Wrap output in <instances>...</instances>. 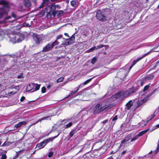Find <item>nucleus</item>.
<instances>
[{
	"instance_id": "obj_45",
	"label": "nucleus",
	"mask_w": 159,
	"mask_h": 159,
	"mask_svg": "<svg viewBox=\"0 0 159 159\" xmlns=\"http://www.w3.org/2000/svg\"><path fill=\"white\" fill-rule=\"evenodd\" d=\"M46 91V88L45 87H43L42 88V92L43 93H44Z\"/></svg>"
},
{
	"instance_id": "obj_53",
	"label": "nucleus",
	"mask_w": 159,
	"mask_h": 159,
	"mask_svg": "<svg viewBox=\"0 0 159 159\" xmlns=\"http://www.w3.org/2000/svg\"><path fill=\"white\" fill-rule=\"evenodd\" d=\"M107 120H104L103 121L102 123H103V124H104L106 123L107 122Z\"/></svg>"
},
{
	"instance_id": "obj_48",
	"label": "nucleus",
	"mask_w": 159,
	"mask_h": 159,
	"mask_svg": "<svg viewBox=\"0 0 159 159\" xmlns=\"http://www.w3.org/2000/svg\"><path fill=\"white\" fill-rule=\"evenodd\" d=\"M25 98L24 97V96L20 98V101L21 102L23 101L25 99Z\"/></svg>"
},
{
	"instance_id": "obj_16",
	"label": "nucleus",
	"mask_w": 159,
	"mask_h": 159,
	"mask_svg": "<svg viewBox=\"0 0 159 159\" xmlns=\"http://www.w3.org/2000/svg\"><path fill=\"white\" fill-rule=\"evenodd\" d=\"M23 2L26 8H29L31 6V4L29 0H23Z\"/></svg>"
},
{
	"instance_id": "obj_56",
	"label": "nucleus",
	"mask_w": 159,
	"mask_h": 159,
	"mask_svg": "<svg viewBox=\"0 0 159 159\" xmlns=\"http://www.w3.org/2000/svg\"><path fill=\"white\" fill-rule=\"evenodd\" d=\"M144 84L143 82H141L140 83V85L141 86H143Z\"/></svg>"
},
{
	"instance_id": "obj_32",
	"label": "nucleus",
	"mask_w": 159,
	"mask_h": 159,
	"mask_svg": "<svg viewBox=\"0 0 159 159\" xmlns=\"http://www.w3.org/2000/svg\"><path fill=\"white\" fill-rule=\"evenodd\" d=\"M11 143L9 141H5L2 146H8Z\"/></svg>"
},
{
	"instance_id": "obj_24",
	"label": "nucleus",
	"mask_w": 159,
	"mask_h": 159,
	"mask_svg": "<svg viewBox=\"0 0 159 159\" xmlns=\"http://www.w3.org/2000/svg\"><path fill=\"white\" fill-rule=\"evenodd\" d=\"M145 46H149L150 47L152 46V45H150L149 43H144L140 44L139 45L138 48H140Z\"/></svg>"
},
{
	"instance_id": "obj_18",
	"label": "nucleus",
	"mask_w": 159,
	"mask_h": 159,
	"mask_svg": "<svg viewBox=\"0 0 159 159\" xmlns=\"http://www.w3.org/2000/svg\"><path fill=\"white\" fill-rule=\"evenodd\" d=\"M46 141L44 140L40 143H39L37 145V146L39 148V149H41L44 147V146L47 144Z\"/></svg>"
},
{
	"instance_id": "obj_49",
	"label": "nucleus",
	"mask_w": 159,
	"mask_h": 159,
	"mask_svg": "<svg viewBox=\"0 0 159 159\" xmlns=\"http://www.w3.org/2000/svg\"><path fill=\"white\" fill-rule=\"evenodd\" d=\"M117 119V116H115L112 119V120H113V121L115 120H116Z\"/></svg>"
},
{
	"instance_id": "obj_30",
	"label": "nucleus",
	"mask_w": 159,
	"mask_h": 159,
	"mask_svg": "<svg viewBox=\"0 0 159 159\" xmlns=\"http://www.w3.org/2000/svg\"><path fill=\"white\" fill-rule=\"evenodd\" d=\"M139 136H138V135H136L133 138H132V139L130 141L131 142H132L134 141H135L136 140H137L138 138H139Z\"/></svg>"
},
{
	"instance_id": "obj_11",
	"label": "nucleus",
	"mask_w": 159,
	"mask_h": 159,
	"mask_svg": "<svg viewBox=\"0 0 159 159\" xmlns=\"http://www.w3.org/2000/svg\"><path fill=\"white\" fill-rule=\"evenodd\" d=\"M11 18V16H8L6 17L3 20L1 21V24H3L2 25L4 26H6L5 23H7V22H8L10 23H14V22H16V20H13L8 21V22L7 21V20H9V19H10V18Z\"/></svg>"
},
{
	"instance_id": "obj_4",
	"label": "nucleus",
	"mask_w": 159,
	"mask_h": 159,
	"mask_svg": "<svg viewBox=\"0 0 159 159\" xmlns=\"http://www.w3.org/2000/svg\"><path fill=\"white\" fill-rule=\"evenodd\" d=\"M0 5H3V6L0 8V19L4 16L7 14L9 10V4L4 0L0 1Z\"/></svg>"
},
{
	"instance_id": "obj_60",
	"label": "nucleus",
	"mask_w": 159,
	"mask_h": 159,
	"mask_svg": "<svg viewBox=\"0 0 159 159\" xmlns=\"http://www.w3.org/2000/svg\"><path fill=\"white\" fill-rule=\"evenodd\" d=\"M122 144H122L121 143L120 144V147H122Z\"/></svg>"
},
{
	"instance_id": "obj_50",
	"label": "nucleus",
	"mask_w": 159,
	"mask_h": 159,
	"mask_svg": "<svg viewBox=\"0 0 159 159\" xmlns=\"http://www.w3.org/2000/svg\"><path fill=\"white\" fill-rule=\"evenodd\" d=\"M22 77H23V76H22V75H18L17 77V78H19V79L21 78Z\"/></svg>"
},
{
	"instance_id": "obj_12",
	"label": "nucleus",
	"mask_w": 159,
	"mask_h": 159,
	"mask_svg": "<svg viewBox=\"0 0 159 159\" xmlns=\"http://www.w3.org/2000/svg\"><path fill=\"white\" fill-rule=\"evenodd\" d=\"M52 48V46L51 43H49L43 48L42 51L43 52H47L51 50Z\"/></svg>"
},
{
	"instance_id": "obj_21",
	"label": "nucleus",
	"mask_w": 159,
	"mask_h": 159,
	"mask_svg": "<svg viewBox=\"0 0 159 159\" xmlns=\"http://www.w3.org/2000/svg\"><path fill=\"white\" fill-rule=\"evenodd\" d=\"M70 4L71 5L74 7H78V3L75 0L72 1L70 2Z\"/></svg>"
},
{
	"instance_id": "obj_5",
	"label": "nucleus",
	"mask_w": 159,
	"mask_h": 159,
	"mask_svg": "<svg viewBox=\"0 0 159 159\" xmlns=\"http://www.w3.org/2000/svg\"><path fill=\"white\" fill-rule=\"evenodd\" d=\"M136 90L134 89V88H131L127 91L125 93L123 91L118 92L117 93L115 94L114 95V97L116 98L121 97H126L129 95L132 94L136 92Z\"/></svg>"
},
{
	"instance_id": "obj_55",
	"label": "nucleus",
	"mask_w": 159,
	"mask_h": 159,
	"mask_svg": "<svg viewBox=\"0 0 159 159\" xmlns=\"http://www.w3.org/2000/svg\"><path fill=\"white\" fill-rule=\"evenodd\" d=\"M64 35H66V36H67L68 37H69V36L68 35V34L67 33H65Z\"/></svg>"
},
{
	"instance_id": "obj_9",
	"label": "nucleus",
	"mask_w": 159,
	"mask_h": 159,
	"mask_svg": "<svg viewBox=\"0 0 159 159\" xmlns=\"http://www.w3.org/2000/svg\"><path fill=\"white\" fill-rule=\"evenodd\" d=\"M33 38L35 43L37 44H39L43 40V36L41 35L37 34H34Z\"/></svg>"
},
{
	"instance_id": "obj_19",
	"label": "nucleus",
	"mask_w": 159,
	"mask_h": 159,
	"mask_svg": "<svg viewBox=\"0 0 159 159\" xmlns=\"http://www.w3.org/2000/svg\"><path fill=\"white\" fill-rule=\"evenodd\" d=\"M19 11H25L26 10V7L24 6L22 4H20L18 7Z\"/></svg>"
},
{
	"instance_id": "obj_31",
	"label": "nucleus",
	"mask_w": 159,
	"mask_h": 159,
	"mask_svg": "<svg viewBox=\"0 0 159 159\" xmlns=\"http://www.w3.org/2000/svg\"><path fill=\"white\" fill-rule=\"evenodd\" d=\"M97 49V48H96V47L95 46H94L93 47L89 49L88 50V52H92L96 49Z\"/></svg>"
},
{
	"instance_id": "obj_62",
	"label": "nucleus",
	"mask_w": 159,
	"mask_h": 159,
	"mask_svg": "<svg viewBox=\"0 0 159 159\" xmlns=\"http://www.w3.org/2000/svg\"><path fill=\"white\" fill-rule=\"evenodd\" d=\"M157 127H159V124L158 125H157V126H156Z\"/></svg>"
},
{
	"instance_id": "obj_33",
	"label": "nucleus",
	"mask_w": 159,
	"mask_h": 159,
	"mask_svg": "<svg viewBox=\"0 0 159 159\" xmlns=\"http://www.w3.org/2000/svg\"><path fill=\"white\" fill-rule=\"evenodd\" d=\"M147 123L145 122V121H143L141 123H140V127H143L144 126H145L146 125Z\"/></svg>"
},
{
	"instance_id": "obj_51",
	"label": "nucleus",
	"mask_w": 159,
	"mask_h": 159,
	"mask_svg": "<svg viewBox=\"0 0 159 159\" xmlns=\"http://www.w3.org/2000/svg\"><path fill=\"white\" fill-rule=\"evenodd\" d=\"M15 89L17 90V91L19 89V87L18 86H16L15 87Z\"/></svg>"
},
{
	"instance_id": "obj_39",
	"label": "nucleus",
	"mask_w": 159,
	"mask_h": 159,
	"mask_svg": "<svg viewBox=\"0 0 159 159\" xmlns=\"http://www.w3.org/2000/svg\"><path fill=\"white\" fill-rule=\"evenodd\" d=\"M153 77V76H148L146 77L145 78V79L148 80H150L152 79Z\"/></svg>"
},
{
	"instance_id": "obj_36",
	"label": "nucleus",
	"mask_w": 159,
	"mask_h": 159,
	"mask_svg": "<svg viewBox=\"0 0 159 159\" xmlns=\"http://www.w3.org/2000/svg\"><path fill=\"white\" fill-rule=\"evenodd\" d=\"M63 80V77H60L58 78L57 80V83H59L62 81Z\"/></svg>"
},
{
	"instance_id": "obj_35",
	"label": "nucleus",
	"mask_w": 159,
	"mask_h": 159,
	"mask_svg": "<svg viewBox=\"0 0 159 159\" xmlns=\"http://www.w3.org/2000/svg\"><path fill=\"white\" fill-rule=\"evenodd\" d=\"M92 78H91L90 79H88V80H87L86 81H85L83 83V84L84 85H85L88 83L89 82L92 80Z\"/></svg>"
},
{
	"instance_id": "obj_41",
	"label": "nucleus",
	"mask_w": 159,
	"mask_h": 159,
	"mask_svg": "<svg viewBox=\"0 0 159 159\" xmlns=\"http://www.w3.org/2000/svg\"><path fill=\"white\" fill-rule=\"evenodd\" d=\"M84 84H80L78 87H76L75 88V89H77V88H78V90H79V89L80 88H82L83 87V86Z\"/></svg>"
},
{
	"instance_id": "obj_17",
	"label": "nucleus",
	"mask_w": 159,
	"mask_h": 159,
	"mask_svg": "<svg viewBox=\"0 0 159 159\" xmlns=\"http://www.w3.org/2000/svg\"><path fill=\"white\" fill-rule=\"evenodd\" d=\"M26 123L27 122L25 121L20 122H19L18 124H16L15 125V128H19L23 125H25L26 124Z\"/></svg>"
},
{
	"instance_id": "obj_26",
	"label": "nucleus",
	"mask_w": 159,
	"mask_h": 159,
	"mask_svg": "<svg viewBox=\"0 0 159 159\" xmlns=\"http://www.w3.org/2000/svg\"><path fill=\"white\" fill-rule=\"evenodd\" d=\"M35 87H35V89H34L33 91H31V92H34V91L38 90L39 89L40 87V85L35 84Z\"/></svg>"
},
{
	"instance_id": "obj_1",
	"label": "nucleus",
	"mask_w": 159,
	"mask_h": 159,
	"mask_svg": "<svg viewBox=\"0 0 159 159\" xmlns=\"http://www.w3.org/2000/svg\"><path fill=\"white\" fill-rule=\"evenodd\" d=\"M110 108L108 106L106 105L103 102L97 104L87 109L86 110L87 115L90 116L99 113L102 111H106Z\"/></svg>"
},
{
	"instance_id": "obj_61",
	"label": "nucleus",
	"mask_w": 159,
	"mask_h": 159,
	"mask_svg": "<svg viewBox=\"0 0 159 159\" xmlns=\"http://www.w3.org/2000/svg\"><path fill=\"white\" fill-rule=\"evenodd\" d=\"M122 144H122L121 143L120 144V147H122Z\"/></svg>"
},
{
	"instance_id": "obj_43",
	"label": "nucleus",
	"mask_w": 159,
	"mask_h": 159,
	"mask_svg": "<svg viewBox=\"0 0 159 159\" xmlns=\"http://www.w3.org/2000/svg\"><path fill=\"white\" fill-rule=\"evenodd\" d=\"M7 156L5 154H2V156L1 159H6Z\"/></svg>"
},
{
	"instance_id": "obj_46",
	"label": "nucleus",
	"mask_w": 159,
	"mask_h": 159,
	"mask_svg": "<svg viewBox=\"0 0 159 159\" xmlns=\"http://www.w3.org/2000/svg\"><path fill=\"white\" fill-rule=\"evenodd\" d=\"M11 16L12 17H13L14 18H16L17 17L16 16L14 12L12 13Z\"/></svg>"
},
{
	"instance_id": "obj_37",
	"label": "nucleus",
	"mask_w": 159,
	"mask_h": 159,
	"mask_svg": "<svg viewBox=\"0 0 159 159\" xmlns=\"http://www.w3.org/2000/svg\"><path fill=\"white\" fill-rule=\"evenodd\" d=\"M30 26V25L29 24L27 23H25L23 24V25L21 27H29Z\"/></svg>"
},
{
	"instance_id": "obj_23",
	"label": "nucleus",
	"mask_w": 159,
	"mask_h": 159,
	"mask_svg": "<svg viewBox=\"0 0 159 159\" xmlns=\"http://www.w3.org/2000/svg\"><path fill=\"white\" fill-rule=\"evenodd\" d=\"M75 91H70V93L68 95V96L66 97V98H68L72 96V95L75 94L76 93L77 91H78V88H77V89H75Z\"/></svg>"
},
{
	"instance_id": "obj_59",
	"label": "nucleus",
	"mask_w": 159,
	"mask_h": 159,
	"mask_svg": "<svg viewBox=\"0 0 159 159\" xmlns=\"http://www.w3.org/2000/svg\"><path fill=\"white\" fill-rule=\"evenodd\" d=\"M114 153L113 152V151H112L110 153V154H113V153Z\"/></svg>"
},
{
	"instance_id": "obj_54",
	"label": "nucleus",
	"mask_w": 159,
	"mask_h": 159,
	"mask_svg": "<svg viewBox=\"0 0 159 159\" xmlns=\"http://www.w3.org/2000/svg\"><path fill=\"white\" fill-rule=\"evenodd\" d=\"M126 152V151H124L122 153V155H124V154Z\"/></svg>"
},
{
	"instance_id": "obj_57",
	"label": "nucleus",
	"mask_w": 159,
	"mask_h": 159,
	"mask_svg": "<svg viewBox=\"0 0 159 159\" xmlns=\"http://www.w3.org/2000/svg\"><path fill=\"white\" fill-rule=\"evenodd\" d=\"M50 87H51V86H50V85H48V86H47V88L48 89H50Z\"/></svg>"
},
{
	"instance_id": "obj_2",
	"label": "nucleus",
	"mask_w": 159,
	"mask_h": 159,
	"mask_svg": "<svg viewBox=\"0 0 159 159\" xmlns=\"http://www.w3.org/2000/svg\"><path fill=\"white\" fill-rule=\"evenodd\" d=\"M6 36H8L10 38V41L14 43H20L24 38V35L21 34H11L8 35L5 34L3 32H2L0 33V41L3 40Z\"/></svg>"
},
{
	"instance_id": "obj_29",
	"label": "nucleus",
	"mask_w": 159,
	"mask_h": 159,
	"mask_svg": "<svg viewBox=\"0 0 159 159\" xmlns=\"http://www.w3.org/2000/svg\"><path fill=\"white\" fill-rule=\"evenodd\" d=\"M75 133L74 130H72L70 133L69 135L68 136L69 138H71Z\"/></svg>"
},
{
	"instance_id": "obj_38",
	"label": "nucleus",
	"mask_w": 159,
	"mask_h": 159,
	"mask_svg": "<svg viewBox=\"0 0 159 159\" xmlns=\"http://www.w3.org/2000/svg\"><path fill=\"white\" fill-rule=\"evenodd\" d=\"M72 124L71 122L69 123L66 125L65 128H67L70 127L72 125Z\"/></svg>"
},
{
	"instance_id": "obj_34",
	"label": "nucleus",
	"mask_w": 159,
	"mask_h": 159,
	"mask_svg": "<svg viewBox=\"0 0 159 159\" xmlns=\"http://www.w3.org/2000/svg\"><path fill=\"white\" fill-rule=\"evenodd\" d=\"M97 60V59L96 57H94L91 60V63L93 64H95Z\"/></svg>"
},
{
	"instance_id": "obj_22",
	"label": "nucleus",
	"mask_w": 159,
	"mask_h": 159,
	"mask_svg": "<svg viewBox=\"0 0 159 159\" xmlns=\"http://www.w3.org/2000/svg\"><path fill=\"white\" fill-rule=\"evenodd\" d=\"M150 84H148L145 86L144 88V89H143V92L139 93V95L142 94V93H144L150 87Z\"/></svg>"
},
{
	"instance_id": "obj_6",
	"label": "nucleus",
	"mask_w": 159,
	"mask_h": 159,
	"mask_svg": "<svg viewBox=\"0 0 159 159\" xmlns=\"http://www.w3.org/2000/svg\"><path fill=\"white\" fill-rule=\"evenodd\" d=\"M96 16L97 19L99 20L104 22L107 20L108 17L103 12H101L100 10L97 11Z\"/></svg>"
},
{
	"instance_id": "obj_14",
	"label": "nucleus",
	"mask_w": 159,
	"mask_h": 159,
	"mask_svg": "<svg viewBox=\"0 0 159 159\" xmlns=\"http://www.w3.org/2000/svg\"><path fill=\"white\" fill-rule=\"evenodd\" d=\"M35 86L34 83H32L28 84L26 88V91L28 92L31 91L34 88Z\"/></svg>"
},
{
	"instance_id": "obj_10",
	"label": "nucleus",
	"mask_w": 159,
	"mask_h": 159,
	"mask_svg": "<svg viewBox=\"0 0 159 159\" xmlns=\"http://www.w3.org/2000/svg\"><path fill=\"white\" fill-rule=\"evenodd\" d=\"M75 34H74L70 38L66 39L65 43L66 45L71 44L74 42L75 40Z\"/></svg>"
},
{
	"instance_id": "obj_44",
	"label": "nucleus",
	"mask_w": 159,
	"mask_h": 159,
	"mask_svg": "<svg viewBox=\"0 0 159 159\" xmlns=\"http://www.w3.org/2000/svg\"><path fill=\"white\" fill-rule=\"evenodd\" d=\"M53 155V153L52 152H50L48 154V157H51Z\"/></svg>"
},
{
	"instance_id": "obj_3",
	"label": "nucleus",
	"mask_w": 159,
	"mask_h": 159,
	"mask_svg": "<svg viewBox=\"0 0 159 159\" xmlns=\"http://www.w3.org/2000/svg\"><path fill=\"white\" fill-rule=\"evenodd\" d=\"M156 90V89L154 90L152 92L149 93L142 100H137V99H136L133 102H132L131 100L129 101L126 105V108L128 110L130 109L131 107L134 104V109H136L140 105L146 102L148 100L149 97L154 93Z\"/></svg>"
},
{
	"instance_id": "obj_15",
	"label": "nucleus",
	"mask_w": 159,
	"mask_h": 159,
	"mask_svg": "<svg viewBox=\"0 0 159 159\" xmlns=\"http://www.w3.org/2000/svg\"><path fill=\"white\" fill-rule=\"evenodd\" d=\"M132 138V135L131 134H129L125 136V137L124 139H123L121 141V143L123 144L125 143L126 142H127L130 139H131Z\"/></svg>"
},
{
	"instance_id": "obj_27",
	"label": "nucleus",
	"mask_w": 159,
	"mask_h": 159,
	"mask_svg": "<svg viewBox=\"0 0 159 159\" xmlns=\"http://www.w3.org/2000/svg\"><path fill=\"white\" fill-rule=\"evenodd\" d=\"M147 131V130H144L140 132L138 134H137L139 137H140L143 135L144 134L146 133Z\"/></svg>"
},
{
	"instance_id": "obj_58",
	"label": "nucleus",
	"mask_w": 159,
	"mask_h": 159,
	"mask_svg": "<svg viewBox=\"0 0 159 159\" xmlns=\"http://www.w3.org/2000/svg\"><path fill=\"white\" fill-rule=\"evenodd\" d=\"M107 159H113V158L112 157H109V158H108Z\"/></svg>"
},
{
	"instance_id": "obj_64",
	"label": "nucleus",
	"mask_w": 159,
	"mask_h": 159,
	"mask_svg": "<svg viewBox=\"0 0 159 159\" xmlns=\"http://www.w3.org/2000/svg\"><path fill=\"white\" fill-rule=\"evenodd\" d=\"M1 142L0 141V145H1Z\"/></svg>"
},
{
	"instance_id": "obj_52",
	"label": "nucleus",
	"mask_w": 159,
	"mask_h": 159,
	"mask_svg": "<svg viewBox=\"0 0 159 159\" xmlns=\"http://www.w3.org/2000/svg\"><path fill=\"white\" fill-rule=\"evenodd\" d=\"M61 0H51V1L52 2H55V1H56V2H58V1H61Z\"/></svg>"
},
{
	"instance_id": "obj_40",
	"label": "nucleus",
	"mask_w": 159,
	"mask_h": 159,
	"mask_svg": "<svg viewBox=\"0 0 159 159\" xmlns=\"http://www.w3.org/2000/svg\"><path fill=\"white\" fill-rule=\"evenodd\" d=\"M105 45H102V44H100L98 46H97V47H96L97 48V49L99 48H100L102 47H105Z\"/></svg>"
},
{
	"instance_id": "obj_20",
	"label": "nucleus",
	"mask_w": 159,
	"mask_h": 159,
	"mask_svg": "<svg viewBox=\"0 0 159 159\" xmlns=\"http://www.w3.org/2000/svg\"><path fill=\"white\" fill-rule=\"evenodd\" d=\"M59 134H58V135L57 136H54V137H52V138H48L47 139H46L44 140L46 141V143L47 144L50 141H52L55 138H56L59 135Z\"/></svg>"
},
{
	"instance_id": "obj_47",
	"label": "nucleus",
	"mask_w": 159,
	"mask_h": 159,
	"mask_svg": "<svg viewBox=\"0 0 159 159\" xmlns=\"http://www.w3.org/2000/svg\"><path fill=\"white\" fill-rule=\"evenodd\" d=\"M62 37V35H59L57 36L56 38L57 40V39H58L61 38Z\"/></svg>"
},
{
	"instance_id": "obj_42",
	"label": "nucleus",
	"mask_w": 159,
	"mask_h": 159,
	"mask_svg": "<svg viewBox=\"0 0 159 159\" xmlns=\"http://www.w3.org/2000/svg\"><path fill=\"white\" fill-rule=\"evenodd\" d=\"M159 66V63H157V61L156 62L155 65L153 67L152 69H154L155 68H156L157 66Z\"/></svg>"
},
{
	"instance_id": "obj_63",
	"label": "nucleus",
	"mask_w": 159,
	"mask_h": 159,
	"mask_svg": "<svg viewBox=\"0 0 159 159\" xmlns=\"http://www.w3.org/2000/svg\"><path fill=\"white\" fill-rule=\"evenodd\" d=\"M152 151H151L149 153V154H151L152 153Z\"/></svg>"
},
{
	"instance_id": "obj_28",
	"label": "nucleus",
	"mask_w": 159,
	"mask_h": 159,
	"mask_svg": "<svg viewBox=\"0 0 159 159\" xmlns=\"http://www.w3.org/2000/svg\"><path fill=\"white\" fill-rule=\"evenodd\" d=\"M52 116V115H51V116H47L45 117H43V118H41L39 120H38L37 121V122H36V123H38V122L39 121L41 122V121H42L43 120H48V118L50 116Z\"/></svg>"
},
{
	"instance_id": "obj_13",
	"label": "nucleus",
	"mask_w": 159,
	"mask_h": 159,
	"mask_svg": "<svg viewBox=\"0 0 159 159\" xmlns=\"http://www.w3.org/2000/svg\"><path fill=\"white\" fill-rule=\"evenodd\" d=\"M49 0H43V3L37 8L36 10H40L42 7L49 3Z\"/></svg>"
},
{
	"instance_id": "obj_7",
	"label": "nucleus",
	"mask_w": 159,
	"mask_h": 159,
	"mask_svg": "<svg viewBox=\"0 0 159 159\" xmlns=\"http://www.w3.org/2000/svg\"><path fill=\"white\" fill-rule=\"evenodd\" d=\"M56 7L60 8V7L59 5H57L55 6V4H52L50 6H48L45 8V12L48 14H51L52 12V11L55 9Z\"/></svg>"
},
{
	"instance_id": "obj_25",
	"label": "nucleus",
	"mask_w": 159,
	"mask_h": 159,
	"mask_svg": "<svg viewBox=\"0 0 159 159\" xmlns=\"http://www.w3.org/2000/svg\"><path fill=\"white\" fill-rule=\"evenodd\" d=\"M51 44L52 45V48H53L56 45L59 44V42L57 41V40H56L52 43H51Z\"/></svg>"
},
{
	"instance_id": "obj_8",
	"label": "nucleus",
	"mask_w": 159,
	"mask_h": 159,
	"mask_svg": "<svg viewBox=\"0 0 159 159\" xmlns=\"http://www.w3.org/2000/svg\"><path fill=\"white\" fill-rule=\"evenodd\" d=\"M155 49V48H154L153 49L151 50L149 52H148V53L144 54H143V56L141 57H139L136 60H135L134 61L132 65L131 66L129 67V70H130L132 68V67L137 63V62L142 59V58L147 56L150 53L152 52H154V50Z\"/></svg>"
}]
</instances>
